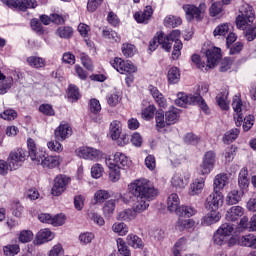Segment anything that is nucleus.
<instances>
[{
	"instance_id": "bf43d9fd",
	"label": "nucleus",
	"mask_w": 256,
	"mask_h": 256,
	"mask_svg": "<svg viewBox=\"0 0 256 256\" xmlns=\"http://www.w3.org/2000/svg\"><path fill=\"white\" fill-rule=\"evenodd\" d=\"M109 197H111V195L106 190H98L94 194V201H96V203H105Z\"/></svg>"
},
{
	"instance_id": "0e129e2a",
	"label": "nucleus",
	"mask_w": 256,
	"mask_h": 256,
	"mask_svg": "<svg viewBox=\"0 0 256 256\" xmlns=\"http://www.w3.org/2000/svg\"><path fill=\"white\" fill-rule=\"evenodd\" d=\"M30 27L35 31V33H38V35H43L45 33V30L43 29V25L37 18H33L30 21Z\"/></svg>"
},
{
	"instance_id": "680f3d73",
	"label": "nucleus",
	"mask_w": 256,
	"mask_h": 256,
	"mask_svg": "<svg viewBox=\"0 0 256 256\" xmlns=\"http://www.w3.org/2000/svg\"><path fill=\"white\" fill-rule=\"evenodd\" d=\"M242 122H243V125H242L243 130L245 132L250 131L253 125H255V116L248 115L244 119L242 118Z\"/></svg>"
},
{
	"instance_id": "6e6552de",
	"label": "nucleus",
	"mask_w": 256,
	"mask_h": 256,
	"mask_svg": "<svg viewBox=\"0 0 256 256\" xmlns=\"http://www.w3.org/2000/svg\"><path fill=\"white\" fill-rule=\"evenodd\" d=\"M70 183V177H67L63 174L56 176L54 179V185L52 187V195H54V197H59V195H62L66 191L67 186Z\"/></svg>"
},
{
	"instance_id": "9d476101",
	"label": "nucleus",
	"mask_w": 256,
	"mask_h": 256,
	"mask_svg": "<svg viewBox=\"0 0 256 256\" xmlns=\"http://www.w3.org/2000/svg\"><path fill=\"white\" fill-rule=\"evenodd\" d=\"M25 157V151L21 148H18L10 152L8 156V163H10V171H16V169H19V167H21V164L19 163H23V161H25Z\"/></svg>"
},
{
	"instance_id": "423d86ee",
	"label": "nucleus",
	"mask_w": 256,
	"mask_h": 256,
	"mask_svg": "<svg viewBox=\"0 0 256 256\" xmlns=\"http://www.w3.org/2000/svg\"><path fill=\"white\" fill-rule=\"evenodd\" d=\"M216 155L214 151H208L204 154L202 163L197 168L198 175H209L215 167Z\"/></svg>"
},
{
	"instance_id": "1a4fd4ad",
	"label": "nucleus",
	"mask_w": 256,
	"mask_h": 256,
	"mask_svg": "<svg viewBox=\"0 0 256 256\" xmlns=\"http://www.w3.org/2000/svg\"><path fill=\"white\" fill-rule=\"evenodd\" d=\"M223 193L213 190L206 198L205 207L210 211H218L219 207H223Z\"/></svg>"
},
{
	"instance_id": "ea45409f",
	"label": "nucleus",
	"mask_w": 256,
	"mask_h": 256,
	"mask_svg": "<svg viewBox=\"0 0 256 256\" xmlns=\"http://www.w3.org/2000/svg\"><path fill=\"white\" fill-rule=\"evenodd\" d=\"M249 172L246 168H243L240 170L239 176H238V185L240 189H247L249 187V178H248Z\"/></svg>"
},
{
	"instance_id": "bb28decb",
	"label": "nucleus",
	"mask_w": 256,
	"mask_h": 256,
	"mask_svg": "<svg viewBox=\"0 0 256 256\" xmlns=\"http://www.w3.org/2000/svg\"><path fill=\"white\" fill-rule=\"evenodd\" d=\"M237 243L241 247H250L256 249V236L254 234H248L237 238Z\"/></svg>"
},
{
	"instance_id": "a211bd4d",
	"label": "nucleus",
	"mask_w": 256,
	"mask_h": 256,
	"mask_svg": "<svg viewBox=\"0 0 256 256\" xmlns=\"http://www.w3.org/2000/svg\"><path fill=\"white\" fill-rule=\"evenodd\" d=\"M44 169H55L61 165V156H45L41 152L40 163Z\"/></svg>"
},
{
	"instance_id": "f704fd0d",
	"label": "nucleus",
	"mask_w": 256,
	"mask_h": 256,
	"mask_svg": "<svg viewBox=\"0 0 256 256\" xmlns=\"http://www.w3.org/2000/svg\"><path fill=\"white\" fill-rule=\"evenodd\" d=\"M126 243L133 249H143L144 247L143 240L135 234H129L126 237Z\"/></svg>"
},
{
	"instance_id": "8fccbe9b",
	"label": "nucleus",
	"mask_w": 256,
	"mask_h": 256,
	"mask_svg": "<svg viewBox=\"0 0 256 256\" xmlns=\"http://www.w3.org/2000/svg\"><path fill=\"white\" fill-rule=\"evenodd\" d=\"M18 241L20 243H31L33 241V231L21 230L18 234Z\"/></svg>"
},
{
	"instance_id": "412c9836",
	"label": "nucleus",
	"mask_w": 256,
	"mask_h": 256,
	"mask_svg": "<svg viewBox=\"0 0 256 256\" xmlns=\"http://www.w3.org/2000/svg\"><path fill=\"white\" fill-rule=\"evenodd\" d=\"M114 165H117L118 167H121L123 169H129L131 167V159L127 155H125L122 152H116L113 156V162Z\"/></svg>"
},
{
	"instance_id": "052dcab7",
	"label": "nucleus",
	"mask_w": 256,
	"mask_h": 256,
	"mask_svg": "<svg viewBox=\"0 0 256 256\" xmlns=\"http://www.w3.org/2000/svg\"><path fill=\"white\" fill-rule=\"evenodd\" d=\"M227 33H229V23L220 24L213 31L214 37H217V35L225 37Z\"/></svg>"
},
{
	"instance_id": "69168bd1",
	"label": "nucleus",
	"mask_w": 256,
	"mask_h": 256,
	"mask_svg": "<svg viewBox=\"0 0 256 256\" xmlns=\"http://www.w3.org/2000/svg\"><path fill=\"white\" fill-rule=\"evenodd\" d=\"M47 147L50 151H54V153H62V151H63V144L60 143L59 140L49 141L47 143Z\"/></svg>"
},
{
	"instance_id": "3c124183",
	"label": "nucleus",
	"mask_w": 256,
	"mask_h": 256,
	"mask_svg": "<svg viewBox=\"0 0 256 256\" xmlns=\"http://www.w3.org/2000/svg\"><path fill=\"white\" fill-rule=\"evenodd\" d=\"M102 211L105 217H108V218L111 217L113 213H115V200L107 201L104 204Z\"/></svg>"
},
{
	"instance_id": "a878e982",
	"label": "nucleus",
	"mask_w": 256,
	"mask_h": 256,
	"mask_svg": "<svg viewBox=\"0 0 256 256\" xmlns=\"http://www.w3.org/2000/svg\"><path fill=\"white\" fill-rule=\"evenodd\" d=\"M229 182V177L225 173H221L215 176L213 183V191L221 192L225 189V186Z\"/></svg>"
},
{
	"instance_id": "4c0bfd02",
	"label": "nucleus",
	"mask_w": 256,
	"mask_h": 256,
	"mask_svg": "<svg viewBox=\"0 0 256 256\" xmlns=\"http://www.w3.org/2000/svg\"><path fill=\"white\" fill-rule=\"evenodd\" d=\"M195 227V221L193 219L179 218L176 223V229L178 231H185V229H193Z\"/></svg>"
},
{
	"instance_id": "338daca9",
	"label": "nucleus",
	"mask_w": 256,
	"mask_h": 256,
	"mask_svg": "<svg viewBox=\"0 0 256 256\" xmlns=\"http://www.w3.org/2000/svg\"><path fill=\"white\" fill-rule=\"evenodd\" d=\"M217 231H218V233H221L225 237H229V235H231V233H233L234 228H233V225H231L229 223H224L221 225V227Z\"/></svg>"
},
{
	"instance_id": "a18cd8bd",
	"label": "nucleus",
	"mask_w": 256,
	"mask_h": 256,
	"mask_svg": "<svg viewBox=\"0 0 256 256\" xmlns=\"http://www.w3.org/2000/svg\"><path fill=\"white\" fill-rule=\"evenodd\" d=\"M155 111H157V108L153 104L142 109V112H141L142 119H145L146 121H151V119L155 117Z\"/></svg>"
},
{
	"instance_id": "b1692460",
	"label": "nucleus",
	"mask_w": 256,
	"mask_h": 256,
	"mask_svg": "<svg viewBox=\"0 0 256 256\" xmlns=\"http://www.w3.org/2000/svg\"><path fill=\"white\" fill-rule=\"evenodd\" d=\"M155 122L156 131H158V133H163V130H165L166 127H169V123L167 122V118L165 117V112L163 110L156 111Z\"/></svg>"
},
{
	"instance_id": "c9c22d12",
	"label": "nucleus",
	"mask_w": 256,
	"mask_h": 256,
	"mask_svg": "<svg viewBox=\"0 0 256 256\" xmlns=\"http://www.w3.org/2000/svg\"><path fill=\"white\" fill-rule=\"evenodd\" d=\"M168 83L170 85H176L181 81V71L177 67H172L168 70L167 74Z\"/></svg>"
},
{
	"instance_id": "09e8293b",
	"label": "nucleus",
	"mask_w": 256,
	"mask_h": 256,
	"mask_svg": "<svg viewBox=\"0 0 256 256\" xmlns=\"http://www.w3.org/2000/svg\"><path fill=\"white\" fill-rule=\"evenodd\" d=\"M239 201H241V196L238 190H232L226 196L227 205H237Z\"/></svg>"
},
{
	"instance_id": "4be33fe9",
	"label": "nucleus",
	"mask_w": 256,
	"mask_h": 256,
	"mask_svg": "<svg viewBox=\"0 0 256 256\" xmlns=\"http://www.w3.org/2000/svg\"><path fill=\"white\" fill-rule=\"evenodd\" d=\"M106 165H108L109 169V179L112 183H117L121 179V167L115 165L111 159L106 160Z\"/></svg>"
},
{
	"instance_id": "c85d7f7f",
	"label": "nucleus",
	"mask_w": 256,
	"mask_h": 256,
	"mask_svg": "<svg viewBox=\"0 0 256 256\" xmlns=\"http://www.w3.org/2000/svg\"><path fill=\"white\" fill-rule=\"evenodd\" d=\"M13 87V77L5 76L0 70V95H5Z\"/></svg>"
},
{
	"instance_id": "393cba45",
	"label": "nucleus",
	"mask_w": 256,
	"mask_h": 256,
	"mask_svg": "<svg viewBox=\"0 0 256 256\" xmlns=\"http://www.w3.org/2000/svg\"><path fill=\"white\" fill-rule=\"evenodd\" d=\"M55 238V234L51 232L48 228L41 229L36 235V243L38 245H43V243H49V241H53Z\"/></svg>"
},
{
	"instance_id": "f8f14e48",
	"label": "nucleus",
	"mask_w": 256,
	"mask_h": 256,
	"mask_svg": "<svg viewBox=\"0 0 256 256\" xmlns=\"http://www.w3.org/2000/svg\"><path fill=\"white\" fill-rule=\"evenodd\" d=\"M73 135V128L69 122L62 121L60 125L54 130V137L56 141H65Z\"/></svg>"
},
{
	"instance_id": "20e7f679",
	"label": "nucleus",
	"mask_w": 256,
	"mask_h": 256,
	"mask_svg": "<svg viewBox=\"0 0 256 256\" xmlns=\"http://www.w3.org/2000/svg\"><path fill=\"white\" fill-rule=\"evenodd\" d=\"M110 65L121 73V75H132V73H137V66H135L129 60H123L122 58L115 57L110 61Z\"/></svg>"
},
{
	"instance_id": "c03bdc74",
	"label": "nucleus",
	"mask_w": 256,
	"mask_h": 256,
	"mask_svg": "<svg viewBox=\"0 0 256 256\" xmlns=\"http://www.w3.org/2000/svg\"><path fill=\"white\" fill-rule=\"evenodd\" d=\"M183 23V20H181L180 17H176L173 15L166 16L164 19V25L165 27H179Z\"/></svg>"
},
{
	"instance_id": "2f4dec72",
	"label": "nucleus",
	"mask_w": 256,
	"mask_h": 256,
	"mask_svg": "<svg viewBox=\"0 0 256 256\" xmlns=\"http://www.w3.org/2000/svg\"><path fill=\"white\" fill-rule=\"evenodd\" d=\"M221 220V214L217 210H211L205 217L202 219V225H213Z\"/></svg>"
},
{
	"instance_id": "39448f33",
	"label": "nucleus",
	"mask_w": 256,
	"mask_h": 256,
	"mask_svg": "<svg viewBox=\"0 0 256 256\" xmlns=\"http://www.w3.org/2000/svg\"><path fill=\"white\" fill-rule=\"evenodd\" d=\"M164 37L165 42L170 43L171 46L173 45V41L175 42L172 52V59H174V61H177V59L181 57V49H183V42L179 40V38L181 37V30H173L170 34L166 36L164 34Z\"/></svg>"
},
{
	"instance_id": "4468645a",
	"label": "nucleus",
	"mask_w": 256,
	"mask_h": 256,
	"mask_svg": "<svg viewBox=\"0 0 256 256\" xmlns=\"http://www.w3.org/2000/svg\"><path fill=\"white\" fill-rule=\"evenodd\" d=\"M159 45H162V49H165L168 53L171 51V43L165 42V33L163 32H158L149 42V51H155Z\"/></svg>"
},
{
	"instance_id": "58836bf2",
	"label": "nucleus",
	"mask_w": 256,
	"mask_h": 256,
	"mask_svg": "<svg viewBox=\"0 0 256 256\" xmlns=\"http://www.w3.org/2000/svg\"><path fill=\"white\" fill-rule=\"evenodd\" d=\"M56 35L60 39H71L73 37V28L71 26H60L56 30Z\"/></svg>"
},
{
	"instance_id": "c756f323",
	"label": "nucleus",
	"mask_w": 256,
	"mask_h": 256,
	"mask_svg": "<svg viewBox=\"0 0 256 256\" xmlns=\"http://www.w3.org/2000/svg\"><path fill=\"white\" fill-rule=\"evenodd\" d=\"M179 205H181V200L179 199V195H177V193L170 194L167 200L168 211H170V213H177L180 207Z\"/></svg>"
},
{
	"instance_id": "f03ea898",
	"label": "nucleus",
	"mask_w": 256,
	"mask_h": 256,
	"mask_svg": "<svg viewBox=\"0 0 256 256\" xmlns=\"http://www.w3.org/2000/svg\"><path fill=\"white\" fill-rule=\"evenodd\" d=\"M255 21V10L253 6L248 4L243 5L239 10V15L236 17V27L237 29H242L245 31L249 25H253Z\"/></svg>"
},
{
	"instance_id": "774afa93",
	"label": "nucleus",
	"mask_w": 256,
	"mask_h": 256,
	"mask_svg": "<svg viewBox=\"0 0 256 256\" xmlns=\"http://www.w3.org/2000/svg\"><path fill=\"white\" fill-rule=\"evenodd\" d=\"M103 166L101 164H95L91 168V175L94 179H99L100 177H103Z\"/></svg>"
},
{
	"instance_id": "aec40b11",
	"label": "nucleus",
	"mask_w": 256,
	"mask_h": 256,
	"mask_svg": "<svg viewBox=\"0 0 256 256\" xmlns=\"http://www.w3.org/2000/svg\"><path fill=\"white\" fill-rule=\"evenodd\" d=\"M27 145L30 159L36 163V165H39L41 163V152H37V144H35V140L29 138L27 140Z\"/></svg>"
},
{
	"instance_id": "cd10ccee",
	"label": "nucleus",
	"mask_w": 256,
	"mask_h": 256,
	"mask_svg": "<svg viewBox=\"0 0 256 256\" xmlns=\"http://www.w3.org/2000/svg\"><path fill=\"white\" fill-rule=\"evenodd\" d=\"M245 213V210L241 206H233L226 213L227 221H237L241 219Z\"/></svg>"
},
{
	"instance_id": "f3484780",
	"label": "nucleus",
	"mask_w": 256,
	"mask_h": 256,
	"mask_svg": "<svg viewBox=\"0 0 256 256\" xmlns=\"http://www.w3.org/2000/svg\"><path fill=\"white\" fill-rule=\"evenodd\" d=\"M177 99L175 100V103L178 107H187V105H195L199 99H201L200 95L193 96V95H187L185 93H178Z\"/></svg>"
},
{
	"instance_id": "79ce46f5",
	"label": "nucleus",
	"mask_w": 256,
	"mask_h": 256,
	"mask_svg": "<svg viewBox=\"0 0 256 256\" xmlns=\"http://www.w3.org/2000/svg\"><path fill=\"white\" fill-rule=\"evenodd\" d=\"M137 217V212L134 209H125L118 214V219L121 221H133Z\"/></svg>"
},
{
	"instance_id": "6e6d98bb",
	"label": "nucleus",
	"mask_w": 256,
	"mask_h": 256,
	"mask_svg": "<svg viewBox=\"0 0 256 256\" xmlns=\"http://www.w3.org/2000/svg\"><path fill=\"white\" fill-rule=\"evenodd\" d=\"M216 103L223 111H229V103H227V95L220 93L216 96Z\"/></svg>"
},
{
	"instance_id": "49530a36",
	"label": "nucleus",
	"mask_w": 256,
	"mask_h": 256,
	"mask_svg": "<svg viewBox=\"0 0 256 256\" xmlns=\"http://www.w3.org/2000/svg\"><path fill=\"white\" fill-rule=\"evenodd\" d=\"M118 252L121 256H131V250L123 238L117 239Z\"/></svg>"
},
{
	"instance_id": "de8ad7c7",
	"label": "nucleus",
	"mask_w": 256,
	"mask_h": 256,
	"mask_svg": "<svg viewBox=\"0 0 256 256\" xmlns=\"http://www.w3.org/2000/svg\"><path fill=\"white\" fill-rule=\"evenodd\" d=\"M240 133L241 131L238 128H233L230 131L226 132L223 137L224 143H227V144L233 143V141H235V139L239 137Z\"/></svg>"
},
{
	"instance_id": "473e14b6",
	"label": "nucleus",
	"mask_w": 256,
	"mask_h": 256,
	"mask_svg": "<svg viewBox=\"0 0 256 256\" xmlns=\"http://www.w3.org/2000/svg\"><path fill=\"white\" fill-rule=\"evenodd\" d=\"M102 37L110 41V43H121V36L113 29L103 28Z\"/></svg>"
},
{
	"instance_id": "37998d69",
	"label": "nucleus",
	"mask_w": 256,
	"mask_h": 256,
	"mask_svg": "<svg viewBox=\"0 0 256 256\" xmlns=\"http://www.w3.org/2000/svg\"><path fill=\"white\" fill-rule=\"evenodd\" d=\"M112 231L123 237L129 233V227L123 222H116L112 225Z\"/></svg>"
},
{
	"instance_id": "7ed1b4c3",
	"label": "nucleus",
	"mask_w": 256,
	"mask_h": 256,
	"mask_svg": "<svg viewBox=\"0 0 256 256\" xmlns=\"http://www.w3.org/2000/svg\"><path fill=\"white\" fill-rule=\"evenodd\" d=\"M4 5H7L9 9L14 11H22L25 13L28 9H37V0H2Z\"/></svg>"
},
{
	"instance_id": "ddd939ff",
	"label": "nucleus",
	"mask_w": 256,
	"mask_h": 256,
	"mask_svg": "<svg viewBox=\"0 0 256 256\" xmlns=\"http://www.w3.org/2000/svg\"><path fill=\"white\" fill-rule=\"evenodd\" d=\"M207 64L206 69H213L221 61V50L218 47H212L206 50Z\"/></svg>"
},
{
	"instance_id": "9b49d317",
	"label": "nucleus",
	"mask_w": 256,
	"mask_h": 256,
	"mask_svg": "<svg viewBox=\"0 0 256 256\" xmlns=\"http://www.w3.org/2000/svg\"><path fill=\"white\" fill-rule=\"evenodd\" d=\"M243 107V100H241V97L234 96L232 100V108L235 113L234 121L236 127H241V125H243V111H245Z\"/></svg>"
},
{
	"instance_id": "5701e85b",
	"label": "nucleus",
	"mask_w": 256,
	"mask_h": 256,
	"mask_svg": "<svg viewBox=\"0 0 256 256\" xmlns=\"http://www.w3.org/2000/svg\"><path fill=\"white\" fill-rule=\"evenodd\" d=\"M153 17V7L146 6L144 11L136 12L134 14V19L137 23H149V19Z\"/></svg>"
},
{
	"instance_id": "5fc2aeb1",
	"label": "nucleus",
	"mask_w": 256,
	"mask_h": 256,
	"mask_svg": "<svg viewBox=\"0 0 256 256\" xmlns=\"http://www.w3.org/2000/svg\"><path fill=\"white\" fill-rule=\"evenodd\" d=\"M68 99H72V101H79L81 99V93H79V88L76 85H69Z\"/></svg>"
},
{
	"instance_id": "a19ab883",
	"label": "nucleus",
	"mask_w": 256,
	"mask_h": 256,
	"mask_svg": "<svg viewBox=\"0 0 256 256\" xmlns=\"http://www.w3.org/2000/svg\"><path fill=\"white\" fill-rule=\"evenodd\" d=\"M27 63L30 67H34V69H41L45 67V59L37 56L28 57Z\"/></svg>"
},
{
	"instance_id": "6ab92c4d",
	"label": "nucleus",
	"mask_w": 256,
	"mask_h": 256,
	"mask_svg": "<svg viewBox=\"0 0 256 256\" xmlns=\"http://www.w3.org/2000/svg\"><path fill=\"white\" fill-rule=\"evenodd\" d=\"M204 188L205 178H197L190 184L188 194L191 197H195V195H201V193H203Z\"/></svg>"
},
{
	"instance_id": "13d9d810",
	"label": "nucleus",
	"mask_w": 256,
	"mask_h": 256,
	"mask_svg": "<svg viewBox=\"0 0 256 256\" xmlns=\"http://www.w3.org/2000/svg\"><path fill=\"white\" fill-rule=\"evenodd\" d=\"M80 59L83 67H85L87 71H91V72L94 71L95 67L93 66V60H91V58L87 54L82 53L80 55Z\"/></svg>"
},
{
	"instance_id": "2eb2a0df",
	"label": "nucleus",
	"mask_w": 256,
	"mask_h": 256,
	"mask_svg": "<svg viewBox=\"0 0 256 256\" xmlns=\"http://www.w3.org/2000/svg\"><path fill=\"white\" fill-rule=\"evenodd\" d=\"M77 155L82 159H89L90 161L101 159V151L91 147H80L77 150Z\"/></svg>"
},
{
	"instance_id": "e433bc0d",
	"label": "nucleus",
	"mask_w": 256,
	"mask_h": 256,
	"mask_svg": "<svg viewBox=\"0 0 256 256\" xmlns=\"http://www.w3.org/2000/svg\"><path fill=\"white\" fill-rule=\"evenodd\" d=\"M197 210L191 206H179L178 210L176 211V215L178 217H193V215H196Z\"/></svg>"
},
{
	"instance_id": "7c9ffc66",
	"label": "nucleus",
	"mask_w": 256,
	"mask_h": 256,
	"mask_svg": "<svg viewBox=\"0 0 256 256\" xmlns=\"http://www.w3.org/2000/svg\"><path fill=\"white\" fill-rule=\"evenodd\" d=\"M166 121L168 123V126L175 125V123L179 122V119L181 117V112L179 109L173 107L165 112Z\"/></svg>"
},
{
	"instance_id": "4d7b16f0",
	"label": "nucleus",
	"mask_w": 256,
	"mask_h": 256,
	"mask_svg": "<svg viewBox=\"0 0 256 256\" xmlns=\"http://www.w3.org/2000/svg\"><path fill=\"white\" fill-rule=\"evenodd\" d=\"M122 53L124 57H133L135 53H137V48H135V45L130 43H124L122 45Z\"/></svg>"
},
{
	"instance_id": "dca6fc26",
	"label": "nucleus",
	"mask_w": 256,
	"mask_h": 256,
	"mask_svg": "<svg viewBox=\"0 0 256 256\" xmlns=\"http://www.w3.org/2000/svg\"><path fill=\"white\" fill-rule=\"evenodd\" d=\"M189 179H191V174L188 171H184L182 173L175 174L172 177V185L176 189H185L189 184Z\"/></svg>"
},
{
	"instance_id": "e2e57ef3",
	"label": "nucleus",
	"mask_w": 256,
	"mask_h": 256,
	"mask_svg": "<svg viewBox=\"0 0 256 256\" xmlns=\"http://www.w3.org/2000/svg\"><path fill=\"white\" fill-rule=\"evenodd\" d=\"M39 111L47 117L55 116V109H53V106L51 104H41L39 106Z\"/></svg>"
},
{
	"instance_id": "864d4df0",
	"label": "nucleus",
	"mask_w": 256,
	"mask_h": 256,
	"mask_svg": "<svg viewBox=\"0 0 256 256\" xmlns=\"http://www.w3.org/2000/svg\"><path fill=\"white\" fill-rule=\"evenodd\" d=\"M11 211H12V215H14V217H17L18 219H21V217L23 216V205H21V202L19 201H15L11 204Z\"/></svg>"
},
{
	"instance_id": "72a5a7b5",
	"label": "nucleus",
	"mask_w": 256,
	"mask_h": 256,
	"mask_svg": "<svg viewBox=\"0 0 256 256\" xmlns=\"http://www.w3.org/2000/svg\"><path fill=\"white\" fill-rule=\"evenodd\" d=\"M109 135L113 141H117L121 137V122L114 120L110 124Z\"/></svg>"
},
{
	"instance_id": "0eeeda50",
	"label": "nucleus",
	"mask_w": 256,
	"mask_h": 256,
	"mask_svg": "<svg viewBox=\"0 0 256 256\" xmlns=\"http://www.w3.org/2000/svg\"><path fill=\"white\" fill-rule=\"evenodd\" d=\"M183 9L186 13L188 21H193V19H195L196 21H201V15L205 13L207 5H205V3H201L199 7H197L195 5L186 4L183 6Z\"/></svg>"
},
{
	"instance_id": "f257e3e1",
	"label": "nucleus",
	"mask_w": 256,
	"mask_h": 256,
	"mask_svg": "<svg viewBox=\"0 0 256 256\" xmlns=\"http://www.w3.org/2000/svg\"><path fill=\"white\" fill-rule=\"evenodd\" d=\"M128 193L137 199L133 205L135 213H143L149 209V202L157 198L159 190L148 179L140 178L128 184Z\"/></svg>"
},
{
	"instance_id": "603ef678",
	"label": "nucleus",
	"mask_w": 256,
	"mask_h": 256,
	"mask_svg": "<svg viewBox=\"0 0 256 256\" xmlns=\"http://www.w3.org/2000/svg\"><path fill=\"white\" fill-rule=\"evenodd\" d=\"M4 255L6 256H15L21 251L19 244H8L3 248Z\"/></svg>"
}]
</instances>
